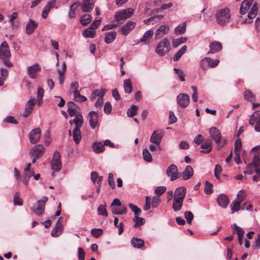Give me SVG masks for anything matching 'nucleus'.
Segmentation results:
<instances>
[{
    "label": "nucleus",
    "mask_w": 260,
    "mask_h": 260,
    "mask_svg": "<svg viewBox=\"0 0 260 260\" xmlns=\"http://www.w3.org/2000/svg\"><path fill=\"white\" fill-rule=\"evenodd\" d=\"M254 0H244L240 6L239 12L241 15H244L248 12V17L249 19L254 18L258 12V5L254 3Z\"/></svg>",
    "instance_id": "obj_1"
},
{
    "label": "nucleus",
    "mask_w": 260,
    "mask_h": 260,
    "mask_svg": "<svg viewBox=\"0 0 260 260\" xmlns=\"http://www.w3.org/2000/svg\"><path fill=\"white\" fill-rule=\"evenodd\" d=\"M215 17L217 23L220 25L224 26L230 22V11L228 8L221 9L217 11Z\"/></svg>",
    "instance_id": "obj_2"
},
{
    "label": "nucleus",
    "mask_w": 260,
    "mask_h": 260,
    "mask_svg": "<svg viewBox=\"0 0 260 260\" xmlns=\"http://www.w3.org/2000/svg\"><path fill=\"white\" fill-rule=\"evenodd\" d=\"M210 137L217 144V149L222 148L226 143L225 139H222V136L220 131L216 127H212L209 129Z\"/></svg>",
    "instance_id": "obj_3"
},
{
    "label": "nucleus",
    "mask_w": 260,
    "mask_h": 260,
    "mask_svg": "<svg viewBox=\"0 0 260 260\" xmlns=\"http://www.w3.org/2000/svg\"><path fill=\"white\" fill-rule=\"evenodd\" d=\"M10 51L8 43L4 41L0 45V58L7 67H11L13 64L9 61Z\"/></svg>",
    "instance_id": "obj_4"
},
{
    "label": "nucleus",
    "mask_w": 260,
    "mask_h": 260,
    "mask_svg": "<svg viewBox=\"0 0 260 260\" xmlns=\"http://www.w3.org/2000/svg\"><path fill=\"white\" fill-rule=\"evenodd\" d=\"M170 49V43L167 38H164L157 45L155 52L160 56L168 54Z\"/></svg>",
    "instance_id": "obj_5"
},
{
    "label": "nucleus",
    "mask_w": 260,
    "mask_h": 260,
    "mask_svg": "<svg viewBox=\"0 0 260 260\" xmlns=\"http://www.w3.org/2000/svg\"><path fill=\"white\" fill-rule=\"evenodd\" d=\"M48 200V198L46 196L43 197L40 200L37 201L31 208V210L37 215H41L44 212L45 204Z\"/></svg>",
    "instance_id": "obj_6"
},
{
    "label": "nucleus",
    "mask_w": 260,
    "mask_h": 260,
    "mask_svg": "<svg viewBox=\"0 0 260 260\" xmlns=\"http://www.w3.org/2000/svg\"><path fill=\"white\" fill-rule=\"evenodd\" d=\"M45 152V147L43 145H36L30 150L29 154L32 157V163H35L37 159L41 157Z\"/></svg>",
    "instance_id": "obj_7"
},
{
    "label": "nucleus",
    "mask_w": 260,
    "mask_h": 260,
    "mask_svg": "<svg viewBox=\"0 0 260 260\" xmlns=\"http://www.w3.org/2000/svg\"><path fill=\"white\" fill-rule=\"evenodd\" d=\"M134 13V10L128 8L120 10L116 12L114 16V20L117 22H120L129 18Z\"/></svg>",
    "instance_id": "obj_8"
},
{
    "label": "nucleus",
    "mask_w": 260,
    "mask_h": 260,
    "mask_svg": "<svg viewBox=\"0 0 260 260\" xmlns=\"http://www.w3.org/2000/svg\"><path fill=\"white\" fill-rule=\"evenodd\" d=\"M166 174L170 177V180L172 181L179 178L181 176V173L178 172L177 167L174 164H171L168 167Z\"/></svg>",
    "instance_id": "obj_9"
},
{
    "label": "nucleus",
    "mask_w": 260,
    "mask_h": 260,
    "mask_svg": "<svg viewBox=\"0 0 260 260\" xmlns=\"http://www.w3.org/2000/svg\"><path fill=\"white\" fill-rule=\"evenodd\" d=\"M248 122L251 125H253L256 122L254 129L256 132H260V112L259 111L254 112L250 116Z\"/></svg>",
    "instance_id": "obj_10"
},
{
    "label": "nucleus",
    "mask_w": 260,
    "mask_h": 260,
    "mask_svg": "<svg viewBox=\"0 0 260 260\" xmlns=\"http://www.w3.org/2000/svg\"><path fill=\"white\" fill-rule=\"evenodd\" d=\"M136 22L132 21H127L119 29V32L123 36H127L135 27Z\"/></svg>",
    "instance_id": "obj_11"
},
{
    "label": "nucleus",
    "mask_w": 260,
    "mask_h": 260,
    "mask_svg": "<svg viewBox=\"0 0 260 260\" xmlns=\"http://www.w3.org/2000/svg\"><path fill=\"white\" fill-rule=\"evenodd\" d=\"M31 164L28 163L24 170V173L22 177V182L24 185L28 184L29 179L34 175V172L30 169Z\"/></svg>",
    "instance_id": "obj_12"
},
{
    "label": "nucleus",
    "mask_w": 260,
    "mask_h": 260,
    "mask_svg": "<svg viewBox=\"0 0 260 260\" xmlns=\"http://www.w3.org/2000/svg\"><path fill=\"white\" fill-rule=\"evenodd\" d=\"M41 135V131L40 128L33 129L29 134V139L31 143L36 144L38 142L40 139Z\"/></svg>",
    "instance_id": "obj_13"
},
{
    "label": "nucleus",
    "mask_w": 260,
    "mask_h": 260,
    "mask_svg": "<svg viewBox=\"0 0 260 260\" xmlns=\"http://www.w3.org/2000/svg\"><path fill=\"white\" fill-rule=\"evenodd\" d=\"M189 96L186 93H180L177 96L178 104L182 108L186 107L189 103Z\"/></svg>",
    "instance_id": "obj_14"
},
{
    "label": "nucleus",
    "mask_w": 260,
    "mask_h": 260,
    "mask_svg": "<svg viewBox=\"0 0 260 260\" xmlns=\"http://www.w3.org/2000/svg\"><path fill=\"white\" fill-rule=\"evenodd\" d=\"M41 67L40 65L36 63L31 66L28 67L27 68V74L29 78L31 79H35L37 77L38 72L40 71Z\"/></svg>",
    "instance_id": "obj_15"
},
{
    "label": "nucleus",
    "mask_w": 260,
    "mask_h": 260,
    "mask_svg": "<svg viewBox=\"0 0 260 260\" xmlns=\"http://www.w3.org/2000/svg\"><path fill=\"white\" fill-rule=\"evenodd\" d=\"M36 103V100L34 98H31L28 101L25 105V110L23 114L24 117H27L31 113Z\"/></svg>",
    "instance_id": "obj_16"
},
{
    "label": "nucleus",
    "mask_w": 260,
    "mask_h": 260,
    "mask_svg": "<svg viewBox=\"0 0 260 260\" xmlns=\"http://www.w3.org/2000/svg\"><path fill=\"white\" fill-rule=\"evenodd\" d=\"M80 6L83 12L88 13L93 9L94 2L93 0H83L82 3Z\"/></svg>",
    "instance_id": "obj_17"
},
{
    "label": "nucleus",
    "mask_w": 260,
    "mask_h": 260,
    "mask_svg": "<svg viewBox=\"0 0 260 260\" xmlns=\"http://www.w3.org/2000/svg\"><path fill=\"white\" fill-rule=\"evenodd\" d=\"M164 136V133L161 131H155L152 133L150 141L158 146L159 145L161 139Z\"/></svg>",
    "instance_id": "obj_18"
},
{
    "label": "nucleus",
    "mask_w": 260,
    "mask_h": 260,
    "mask_svg": "<svg viewBox=\"0 0 260 260\" xmlns=\"http://www.w3.org/2000/svg\"><path fill=\"white\" fill-rule=\"evenodd\" d=\"M62 217H59L56 223L55 228L52 230L51 235L53 237H57L62 233Z\"/></svg>",
    "instance_id": "obj_19"
},
{
    "label": "nucleus",
    "mask_w": 260,
    "mask_h": 260,
    "mask_svg": "<svg viewBox=\"0 0 260 260\" xmlns=\"http://www.w3.org/2000/svg\"><path fill=\"white\" fill-rule=\"evenodd\" d=\"M98 113L94 111H90L88 114L90 125L93 129L95 128L98 123Z\"/></svg>",
    "instance_id": "obj_20"
},
{
    "label": "nucleus",
    "mask_w": 260,
    "mask_h": 260,
    "mask_svg": "<svg viewBox=\"0 0 260 260\" xmlns=\"http://www.w3.org/2000/svg\"><path fill=\"white\" fill-rule=\"evenodd\" d=\"M209 47L210 50L207 54H213L220 51L222 48V46L219 42L213 41L210 43Z\"/></svg>",
    "instance_id": "obj_21"
},
{
    "label": "nucleus",
    "mask_w": 260,
    "mask_h": 260,
    "mask_svg": "<svg viewBox=\"0 0 260 260\" xmlns=\"http://www.w3.org/2000/svg\"><path fill=\"white\" fill-rule=\"evenodd\" d=\"M169 30V27L167 25H161L156 30L155 33V38L156 39L162 38L164 35L168 33Z\"/></svg>",
    "instance_id": "obj_22"
},
{
    "label": "nucleus",
    "mask_w": 260,
    "mask_h": 260,
    "mask_svg": "<svg viewBox=\"0 0 260 260\" xmlns=\"http://www.w3.org/2000/svg\"><path fill=\"white\" fill-rule=\"evenodd\" d=\"M201 148L203 149L200 152L202 153H210L212 148V141L210 139H206L201 145Z\"/></svg>",
    "instance_id": "obj_23"
},
{
    "label": "nucleus",
    "mask_w": 260,
    "mask_h": 260,
    "mask_svg": "<svg viewBox=\"0 0 260 260\" xmlns=\"http://www.w3.org/2000/svg\"><path fill=\"white\" fill-rule=\"evenodd\" d=\"M219 205L223 208H226L229 203L228 197L224 194H220L217 198Z\"/></svg>",
    "instance_id": "obj_24"
},
{
    "label": "nucleus",
    "mask_w": 260,
    "mask_h": 260,
    "mask_svg": "<svg viewBox=\"0 0 260 260\" xmlns=\"http://www.w3.org/2000/svg\"><path fill=\"white\" fill-rule=\"evenodd\" d=\"M193 175V170L191 166L188 165L181 174L184 180H188Z\"/></svg>",
    "instance_id": "obj_25"
},
{
    "label": "nucleus",
    "mask_w": 260,
    "mask_h": 260,
    "mask_svg": "<svg viewBox=\"0 0 260 260\" xmlns=\"http://www.w3.org/2000/svg\"><path fill=\"white\" fill-rule=\"evenodd\" d=\"M38 26V23L35 21L29 19L26 25V33L28 35L31 34Z\"/></svg>",
    "instance_id": "obj_26"
},
{
    "label": "nucleus",
    "mask_w": 260,
    "mask_h": 260,
    "mask_svg": "<svg viewBox=\"0 0 260 260\" xmlns=\"http://www.w3.org/2000/svg\"><path fill=\"white\" fill-rule=\"evenodd\" d=\"M106 93V90L103 88L101 89H95L93 90L90 96L91 101H94L97 97H103Z\"/></svg>",
    "instance_id": "obj_27"
},
{
    "label": "nucleus",
    "mask_w": 260,
    "mask_h": 260,
    "mask_svg": "<svg viewBox=\"0 0 260 260\" xmlns=\"http://www.w3.org/2000/svg\"><path fill=\"white\" fill-rule=\"evenodd\" d=\"M186 195V188L184 187H179L177 188L174 192V198L184 200Z\"/></svg>",
    "instance_id": "obj_28"
},
{
    "label": "nucleus",
    "mask_w": 260,
    "mask_h": 260,
    "mask_svg": "<svg viewBox=\"0 0 260 260\" xmlns=\"http://www.w3.org/2000/svg\"><path fill=\"white\" fill-rule=\"evenodd\" d=\"M153 35V31L151 29H149L146 31L143 37L140 39V42H143L146 45H148L150 43V39Z\"/></svg>",
    "instance_id": "obj_29"
},
{
    "label": "nucleus",
    "mask_w": 260,
    "mask_h": 260,
    "mask_svg": "<svg viewBox=\"0 0 260 260\" xmlns=\"http://www.w3.org/2000/svg\"><path fill=\"white\" fill-rule=\"evenodd\" d=\"M183 200H184L174 198L172 208L175 212L179 211L181 209L183 206Z\"/></svg>",
    "instance_id": "obj_30"
},
{
    "label": "nucleus",
    "mask_w": 260,
    "mask_h": 260,
    "mask_svg": "<svg viewBox=\"0 0 260 260\" xmlns=\"http://www.w3.org/2000/svg\"><path fill=\"white\" fill-rule=\"evenodd\" d=\"M111 211L113 214H125L127 213V209L124 205L120 207H111Z\"/></svg>",
    "instance_id": "obj_31"
},
{
    "label": "nucleus",
    "mask_w": 260,
    "mask_h": 260,
    "mask_svg": "<svg viewBox=\"0 0 260 260\" xmlns=\"http://www.w3.org/2000/svg\"><path fill=\"white\" fill-rule=\"evenodd\" d=\"M131 243L132 246L135 248H141L144 245V241L138 238H133Z\"/></svg>",
    "instance_id": "obj_32"
},
{
    "label": "nucleus",
    "mask_w": 260,
    "mask_h": 260,
    "mask_svg": "<svg viewBox=\"0 0 260 260\" xmlns=\"http://www.w3.org/2000/svg\"><path fill=\"white\" fill-rule=\"evenodd\" d=\"M80 4L78 2H76L73 4L70 7V10L68 13V17L70 19L74 18L76 17L75 11L78 7H79Z\"/></svg>",
    "instance_id": "obj_33"
},
{
    "label": "nucleus",
    "mask_w": 260,
    "mask_h": 260,
    "mask_svg": "<svg viewBox=\"0 0 260 260\" xmlns=\"http://www.w3.org/2000/svg\"><path fill=\"white\" fill-rule=\"evenodd\" d=\"M116 32L111 31L106 34L105 37V42L107 44H110L113 42L116 38Z\"/></svg>",
    "instance_id": "obj_34"
},
{
    "label": "nucleus",
    "mask_w": 260,
    "mask_h": 260,
    "mask_svg": "<svg viewBox=\"0 0 260 260\" xmlns=\"http://www.w3.org/2000/svg\"><path fill=\"white\" fill-rule=\"evenodd\" d=\"M74 123L75 124V127L77 129H80L83 124V117L81 114H77L75 117Z\"/></svg>",
    "instance_id": "obj_35"
},
{
    "label": "nucleus",
    "mask_w": 260,
    "mask_h": 260,
    "mask_svg": "<svg viewBox=\"0 0 260 260\" xmlns=\"http://www.w3.org/2000/svg\"><path fill=\"white\" fill-rule=\"evenodd\" d=\"M92 146L94 152L96 153H100L105 149L104 144L99 142H94Z\"/></svg>",
    "instance_id": "obj_36"
},
{
    "label": "nucleus",
    "mask_w": 260,
    "mask_h": 260,
    "mask_svg": "<svg viewBox=\"0 0 260 260\" xmlns=\"http://www.w3.org/2000/svg\"><path fill=\"white\" fill-rule=\"evenodd\" d=\"M73 136L74 141L75 142L78 144L80 143L81 140V133L80 129H77V128H74L73 131Z\"/></svg>",
    "instance_id": "obj_37"
},
{
    "label": "nucleus",
    "mask_w": 260,
    "mask_h": 260,
    "mask_svg": "<svg viewBox=\"0 0 260 260\" xmlns=\"http://www.w3.org/2000/svg\"><path fill=\"white\" fill-rule=\"evenodd\" d=\"M95 30H92L89 28L85 29L83 32L82 35L86 38H93L95 36Z\"/></svg>",
    "instance_id": "obj_38"
},
{
    "label": "nucleus",
    "mask_w": 260,
    "mask_h": 260,
    "mask_svg": "<svg viewBox=\"0 0 260 260\" xmlns=\"http://www.w3.org/2000/svg\"><path fill=\"white\" fill-rule=\"evenodd\" d=\"M123 87L126 93H131L132 91V84L130 79H126L124 80Z\"/></svg>",
    "instance_id": "obj_39"
},
{
    "label": "nucleus",
    "mask_w": 260,
    "mask_h": 260,
    "mask_svg": "<svg viewBox=\"0 0 260 260\" xmlns=\"http://www.w3.org/2000/svg\"><path fill=\"white\" fill-rule=\"evenodd\" d=\"M91 16L89 14H84L81 16L80 22L83 26H86L91 22Z\"/></svg>",
    "instance_id": "obj_40"
},
{
    "label": "nucleus",
    "mask_w": 260,
    "mask_h": 260,
    "mask_svg": "<svg viewBox=\"0 0 260 260\" xmlns=\"http://www.w3.org/2000/svg\"><path fill=\"white\" fill-rule=\"evenodd\" d=\"M186 46L184 45L175 53L173 57L174 61H177L186 51Z\"/></svg>",
    "instance_id": "obj_41"
},
{
    "label": "nucleus",
    "mask_w": 260,
    "mask_h": 260,
    "mask_svg": "<svg viewBox=\"0 0 260 260\" xmlns=\"http://www.w3.org/2000/svg\"><path fill=\"white\" fill-rule=\"evenodd\" d=\"M186 30V22L178 25L174 29L175 33L178 35L183 34Z\"/></svg>",
    "instance_id": "obj_42"
},
{
    "label": "nucleus",
    "mask_w": 260,
    "mask_h": 260,
    "mask_svg": "<svg viewBox=\"0 0 260 260\" xmlns=\"http://www.w3.org/2000/svg\"><path fill=\"white\" fill-rule=\"evenodd\" d=\"M51 165V168L54 172L59 171L62 167L61 161L52 160Z\"/></svg>",
    "instance_id": "obj_43"
},
{
    "label": "nucleus",
    "mask_w": 260,
    "mask_h": 260,
    "mask_svg": "<svg viewBox=\"0 0 260 260\" xmlns=\"http://www.w3.org/2000/svg\"><path fill=\"white\" fill-rule=\"evenodd\" d=\"M138 216H135V217L133 218V221L135 222L134 227L136 228L143 225L145 222L144 218L140 217Z\"/></svg>",
    "instance_id": "obj_44"
},
{
    "label": "nucleus",
    "mask_w": 260,
    "mask_h": 260,
    "mask_svg": "<svg viewBox=\"0 0 260 260\" xmlns=\"http://www.w3.org/2000/svg\"><path fill=\"white\" fill-rule=\"evenodd\" d=\"M187 38L186 37H181L172 41L173 46L174 48L177 47L179 45L186 42Z\"/></svg>",
    "instance_id": "obj_45"
},
{
    "label": "nucleus",
    "mask_w": 260,
    "mask_h": 260,
    "mask_svg": "<svg viewBox=\"0 0 260 260\" xmlns=\"http://www.w3.org/2000/svg\"><path fill=\"white\" fill-rule=\"evenodd\" d=\"M143 156L146 161L151 162L152 160V155L147 148L143 150Z\"/></svg>",
    "instance_id": "obj_46"
},
{
    "label": "nucleus",
    "mask_w": 260,
    "mask_h": 260,
    "mask_svg": "<svg viewBox=\"0 0 260 260\" xmlns=\"http://www.w3.org/2000/svg\"><path fill=\"white\" fill-rule=\"evenodd\" d=\"M106 204L101 205L98 208V214L104 217L108 216V213L106 209Z\"/></svg>",
    "instance_id": "obj_47"
},
{
    "label": "nucleus",
    "mask_w": 260,
    "mask_h": 260,
    "mask_svg": "<svg viewBox=\"0 0 260 260\" xmlns=\"http://www.w3.org/2000/svg\"><path fill=\"white\" fill-rule=\"evenodd\" d=\"M241 202L240 201H234L232 203L233 206L231 208L232 213H234L235 212L238 211L241 209L240 205H241Z\"/></svg>",
    "instance_id": "obj_48"
},
{
    "label": "nucleus",
    "mask_w": 260,
    "mask_h": 260,
    "mask_svg": "<svg viewBox=\"0 0 260 260\" xmlns=\"http://www.w3.org/2000/svg\"><path fill=\"white\" fill-rule=\"evenodd\" d=\"M244 96V98L248 101H253L255 100L254 95L249 90H246L245 91Z\"/></svg>",
    "instance_id": "obj_49"
},
{
    "label": "nucleus",
    "mask_w": 260,
    "mask_h": 260,
    "mask_svg": "<svg viewBox=\"0 0 260 260\" xmlns=\"http://www.w3.org/2000/svg\"><path fill=\"white\" fill-rule=\"evenodd\" d=\"M206 59L207 60L208 66L211 68L216 67L219 62V59H213L207 57H206Z\"/></svg>",
    "instance_id": "obj_50"
},
{
    "label": "nucleus",
    "mask_w": 260,
    "mask_h": 260,
    "mask_svg": "<svg viewBox=\"0 0 260 260\" xmlns=\"http://www.w3.org/2000/svg\"><path fill=\"white\" fill-rule=\"evenodd\" d=\"M255 167H260V153H256L251 162Z\"/></svg>",
    "instance_id": "obj_51"
},
{
    "label": "nucleus",
    "mask_w": 260,
    "mask_h": 260,
    "mask_svg": "<svg viewBox=\"0 0 260 260\" xmlns=\"http://www.w3.org/2000/svg\"><path fill=\"white\" fill-rule=\"evenodd\" d=\"M128 206L129 207L131 210L134 213L135 216L140 215L141 214V210L136 205H135L132 203H129L128 204Z\"/></svg>",
    "instance_id": "obj_52"
},
{
    "label": "nucleus",
    "mask_w": 260,
    "mask_h": 260,
    "mask_svg": "<svg viewBox=\"0 0 260 260\" xmlns=\"http://www.w3.org/2000/svg\"><path fill=\"white\" fill-rule=\"evenodd\" d=\"M137 107L134 105H132L131 107L128 109L127 114L130 117H133L137 113Z\"/></svg>",
    "instance_id": "obj_53"
},
{
    "label": "nucleus",
    "mask_w": 260,
    "mask_h": 260,
    "mask_svg": "<svg viewBox=\"0 0 260 260\" xmlns=\"http://www.w3.org/2000/svg\"><path fill=\"white\" fill-rule=\"evenodd\" d=\"M103 231L102 229H92L91 230V234L95 238L100 237L103 234Z\"/></svg>",
    "instance_id": "obj_54"
},
{
    "label": "nucleus",
    "mask_w": 260,
    "mask_h": 260,
    "mask_svg": "<svg viewBox=\"0 0 260 260\" xmlns=\"http://www.w3.org/2000/svg\"><path fill=\"white\" fill-rule=\"evenodd\" d=\"M184 217L186 220L187 223L191 224L194 215L191 211H185L184 212Z\"/></svg>",
    "instance_id": "obj_55"
},
{
    "label": "nucleus",
    "mask_w": 260,
    "mask_h": 260,
    "mask_svg": "<svg viewBox=\"0 0 260 260\" xmlns=\"http://www.w3.org/2000/svg\"><path fill=\"white\" fill-rule=\"evenodd\" d=\"M212 187L213 185L211 183H209L208 181H206L204 188L205 193L207 194H211L212 192Z\"/></svg>",
    "instance_id": "obj_56"
},
{
    "label": "nucleus",
    "mask_w": 260,
    "mask_h": 260,
    "mask_svg": "<svg viewBox=\"0 0 260 260\" xmlns=\"http://www.w3.org/2000/svg\"><path fill=\"white\" fill-rule=\"evenodd\" d=\"M234 231L236 232L238 237H242L244 235V231L243 230L238 226L236 224H234L233 225Z\"/></svg>",
    "instance_id": "obj_57"
},
{
    "label": "nucleus",
    "mask_w": 260,
    "mask_h": 260,
    "mask_svg": "<svg viewBox=\"0 0 260 260\" xmlns=\"http://www.w3.org/2000/svg\"><path fill=\"white\" fill-rule=\"evenodd\" d=\"M159 197L154 196L152 199H151L150 204L151 205V207L153 208H156L159 204Z\"/></svg>",
    "instance_id": "obj_58"
},
{
    "label": "nucleus",
    "mask_w": 260,
    "mask_h": 260,
    "mask_svg": "<svg viewBox=\"0 0 260 260\" xmlns=\"http://www.w3.org/2000/svg\"><path fill=\"white\" fill-rule=\"evenodd\" d=\"M174 71L176 74L178 75L179 78L181 81H185V75L182 70L179 69L174 68Z\"/></svg>",
    "instance_id": "obj_59"
},
{
    "label": "nucleus",
    "mask_w": 260,
    "mask_h": 260,
    "mask_svg": "<svg viewBox=\"0 0 260 260\" xmlns=\"http://www.w3.org/2000/svg\"><path fill=\"white\" fill-rule=\"evenodd\" d=\"M166 191V187L165 186H158L155 190V193L157 194V197H159L163 193Z\"/></svg>",
    "instance_id": "obj_60"
},
{
    "label": "nucleus",
    "mask_w": 260,
    "mask_h": 260,
    "mask_svg": "<svg viewBox=\"0 0 260 260\" xmlns=\"http://www.w3.org/2000/svg\"><path fill=\"white\" fill-rule=\"evenodd\" d=\"M108 184L109 185L113 188H115V181L114 180V178H113V175L112 173H109L108 174Z\"/></svg>",
    "instance_id": "obj_61"
},
{
    "label": "nucleus",
    "mask_w": 260,
    "mask_h": 260,
    "mask_svg": "<svg viewBox=\"0 0 260 260\" xmlns=\"http://www.w3.org/2000/svg\"><path fill=\"white\" fill-rule=\"evenodd\" d=\"M85 252L82 247H79L78 249V260H84Z\"/></svg>",
    "instance_id": "obj_62"
},
{
    "label": "nucleus",
    "mask_w": 260,
    "mask_h": 260,
    "mask_svg": "<svg viewBox=\"0 0 260 260\" xmlns=\"http://www.w3.org/2000/svg\"><path fill=\"white\" fill-rule=\"evenodd\" d=\"M242 147L241 141L240 139L236 140L235 143L234 152H239Z\"/></svg>",
    "instance_id": "obj_63"
},
{
    "label": "nucleus",
    "mask_w": 260,
    "mask_h": 260,
    "mask_svg": "<svg viewBox=\"0 0 260 260\" xmlns=\"http://www.w3.org/2000/svg\"><path fill=\"white\" fill-rule=\"evenodd\" d=\"M112 110V106L110 102H107L104 106V112L107 114H109L111 113Z\"/></svg>",
    "instance_id": "obj_64"
}]
</instances>
